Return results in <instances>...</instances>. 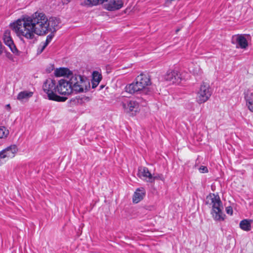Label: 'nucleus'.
Instances as JSON below:
<instances>
[{
    "instance_id": "nucleus-28",
    "label": "nucleus",
    "mask_w": 253,
    "mask_h": 253,
    "mask_svg": "<svg viewBox=\"0 0 253 253\" xmlns=\"http://www.w3.org/2000/svg\"><path fill=\"white\" fill-rule=\"evenodd\" d=\"M47 46V45H45V44L43 43V45H40L37 49V54H40L45 49V48Z\"/></svg>"
},
{
    "instance_id": "nucleus-3",
    "label": "nucleus",
    "mask_w": 253,
    "mask_h": 253,
    "mask_svg": "<svg viewBox=\"0 0 253 253\" xmlns=\"http://www.w3.org/2000/svg\"><path fill=\"white\" fill-rule=\"evenodd\" d=\"M211 200L212 209L211 213L213 219L216 221H223L224 220L225 215L223 213V209L222 203L218 194L210 193L207 197Z\"/></svg>"
},
{
    "instance_id": "nucleus-6",
    "label": "nucleus",
    "mask_w": 253,
    "mask_h": 253,
    "mask_svg": "<svg viewBox=\"0 0 253 253\" xmlns=\"http://www.w3.org/2000/svg\"><path fill=\"white\" fill-rule=\"evenodd\" d=\"M56 82L54 80L47 79L43 83L42 88L44 92L47 95L48 99H52L53 95L57 92Z\"/></svg>"
},
{
    "instance_id": "nucleus-34",
    "label": "nucleus",
    "mask_w": 253,
    "mask_h": 253,
    "mask_svg": "<svg viewBox=\"0 0 253 253\" xmlns=\"http://www.w3.org/2000/svg\"><path fill=\"white\" fill-rule=\"evenodd\" d=\"M3 48L1 42H0V55H1L2 53Z\"/></svg>"
},
{
    "instance_id": "nucleus-39",
    "label": "nucleus",
    "mask_w": 253,
    "mask_h": 253,
    "mask_svg": "<svg viewBox=\"0 0 253 253\" xmlns=\"http://www.w3.org/2000/svg\"><path fill=\"white\" fill-rule=\"evenodd\" d=\"M68 1H70L71 0H67Z\"/></svg>"
},
{
    "instance_id": "nucleus-9",
    "label": "nucleus",
    "mask_w": 253,
    "mask_h": 253,
    "mask_svg": "<svg viewBox=\"0 0 253 253\" xmlns=\"http://www.w3.org/2000/svg\"><path fill=\"white\" fill-rule=\"evenodd\" d=\"M125 111L127 113H131L135 115L138 108V103L133 100H127L122 103Z\"/></svg>"
},
{
    "instance_id": "nucleus-23",
    "label": "nucleus",
    "mask_w": 253,
    "mask_h": 253,
    "mask_svg": "<svg viewBox=\"0 0 253 253\" xmlns=\"http://www.w3.org/2000/svg\"><path fill=\"white\" fill-rule=\"evenodd\" d=\"M102 79V75L98 71H95L92 73V80L95 82L99 83Z\"/></svg>"
},
{
    "instance_id": "nucleus-13",
    "label": "nucleus",
    "mask_w": 253,
    "mask_h": 253,
    "mask_svg": "<svg viewBox=\"0 0 253 253\" xmlns=\"http://www.w3.org/2000/svg\"><path fill=\"white\" fill-rule=\"evenodd\" d=\"M232 43L238 44L241 48H246L248 45L247 39L242 35H237L232 36Z\"/></svg>"
},
{
    "instance_id": "nucleus-27",
    "label": "nucleus",
    "mask_w": 253,
    "mask_h": 253,
    "mask_svg": "<svg viewBox=\"0 0 253 253\" xmlns=\"http://www.w3.org/2000/svg\"><path fill=\"white\" fill-rule=\"evenodd\" d=\"M48 32H50V34L47 36L46 41L44 42L45 45L47 46L49 44V43L51 41L52 38L54 36V33H55L52 31H48Z\"/></svg>"
},
{
    "instance_id": "nucleus-25",
    "label": "nucleus",
    "mask_w": 253,
    "mask_h": 253,
    "mask_svg": "<svg viewBox=\"0 0 253 253\" xmlns=\"http://www.w3.org/2000/svg\"><path fill=\"white\" fill-rule=\"evenodd\" d=\"M156 180L159 179L162 181H164V177L162 174H157L156 175H155L154 176H153L152 175H151L150 179H148V181L150 183H152V182H154L155 180H156Z\"/></svg>"
},
{
    "instance_id": "nucleus-24",
    "label": "nucleus",
    "mask_w": 253,
    "mask_h": 253,
    "mask_svg": "<svg viewBox=\"0 0 253 253\" xmlns=\"http://www.w3.org/2000/svg\"><path fill=\"white\" fill-rule=\"evenodd\" d=\"M9 134V130L4 126L0 127V138L6 137Z\"/></svg>"
},
{
    "instance_id": "nucleus-38",
    "label": "nucleus",
    "mask_w": 253,
    "mask_h": 253,
    "mask_svg": "<svg viewBox=\"0 0 253 253\" xmlns=\"http://www.w3.org/2000/svg\"><path fill=\"white\" fill-rule=\"evenodd\" d=\"M7 107H10V104L7 105Z\"/></svg>"
},
{
    "instance_id": "nucleus-31",
    "label": "nucleus",
    "mask_w": 253,
    "mask_h": 253,
    "mask_svg": "<svg viewBox=\"0 0 253 253\" xmlns=\"http://www.w3.org/2000/svg\"><path fill=\"white\" fill-rule=\"evenodd\" d=\"M226 213L232 215L233 213V209L231 206H229L226 208Z\"/></svg>"
},
{
    "instance_id": "nucleus-7",
    "label": "nucleus",
    "mask_w": 253,
    "mask_h": 253,
    "mask_svg": "<svg viewBox=\"0 0 253 253\" xmlns=\"http://www.w3.org/2000/svg\"><path fill=\"white\" fill-rule=\"evenodd\" d=\"M136 82L140 85L141 88L143 89L144 94H149L151 91L147 86L151 84V80L148 74H141L136 78Z\"/></svg>"
},
{
    "instance_id": "nucleus-36",
    "label": "nucleus",
    "mask_w": 253,
    "mask_h": 253,
    "mask_svg": "<svg viewBox=\"0 0 253 253\" xmlns=\"http://www.w3.org/2000/svg\"><path fill=\"white\" fill-rule=\"evenodd\" d=\"M180 30L179 29H178L176 30V33H177Z\"/></svg>"
},
{
    "instance_id": "nucleus-35",
    "label": "nucleus",
    "mask_w": 253,
    "mask_h": 253,
    "mask_svg": "<svg viewBox=\"0 0 253 253\" xmlns=\"http://www.w3.org/2000/svg\"><path fill=\"white\" fill-rule=\"evenodd\" d=\"M104 87V85H101L100 86H99V90H101L102 89V88H103Z\"/></svg>"
},
{
    "instance_id": "nucleus-5",
    "label": "nucleus",
    "mask_w": 253,
    "mask_h": 253,
    "mask_svg": "<svg viewBox=\"0 0 253 253\" xmlns=\"http://www.w3.org/2000/svg\"><path fill=\"white\" fill-rule=\"evenodd\" d=\"M212 94V90L209 84L203 82L197 93V101L202 104L207 101Z\"/></svg>"
},
{
    "instance_id": "nucleus-16",
    "label": "nucleus",
    "mask_w": 253,
    "mask_h": 253,
    "mask_svg": "<svg viewBox=\"0 0 253 253\" xmlns=\"http://www.w3.org/2000/svg\"><path fill=\"white\" fill-rule=\"evenodd\" d=\"M73 74V72L67 68L56 69L54 72V75L56 77L65 76L68 79H70V77H71Z\"/></svg>"
},
{
    "instance_id": "nucleus-11",
    "label": "nucleus",
    "mask_w": 253,
    "mask_h": 253,
    "mask_svg": "<svg viewBox=\"0 0 253 253\" xmlns=\"http://www.w3.org/2000/svg\"><path fill=\"white\" fill-rule=\"evenodd\" d=\"M165 79L172 84H179L181 81L180 73L177 71L169 70L165 76Z\"/></svg>"
},
{
    "instance_id": "nucleus-26",
    "label": "nucleus",
    "mask_w": 253,
    "mask_h": 253,
    "mask_svg": "<svg viewBox=\"0 0 253 253\" xmlns=\"http://www.w3.org/2000/svg\"><path fill=\"white\" fill-rule=\"evenodd\" d=\"M67 99V98L66 97L60 96L55 94L54 95H53V98L50 99V100L59 102H64Z\"/></svg>"
},
{
    "instance_id": "nucleus-12",
    "label": "nucleus",
    "mask_w": 253,
    "mask_h": 253,
    "mask_svg": "<svg viewBox=\"0 0 253 253\" xmlns=\"http://www.w3.org/2000/svg\"><path fill=\"white\" fill-rule=\"evenodd\" d=\"M3 40L5 44L10 48L11 51L14 54H17L18 51L10 36L9 31L6 30L5 31L3 36Z\"/></svg>"
},
{
    "instance_id": "nucleus-17",
    "label": "nucleus",
    "mask_w": 253,
    "mask_h": 253,
    "mask_svg": "<svg viewBox=\"0 0 253 253\" xmlns=\"http://www.w3.org/2000/svg\"><path fill=\"white\" fill-rule=\"evenodd\" d=\"M144 195L145 192L144 189L142 188L140 189L138 188L133 194L132 198L133 202L136 204L138 203L143 199Z\"/></svg>"
},
{
    "instance_id": "nucleus-21",
    "label": "nucleus",
    "mask_w": 253,
    "mask_h": 253,
    "mask_svg": "<svg viewBox=\"0 0 253 253\" xmlns=\"http://www.w3.org/2000/svg\"><path fill=\"white\" fill-rule=\"evenodd\" d=\"M138 174L139 177L143 176L144 177H148V179H150L152 175L151 173L149 171L148 169L145 167L143 168L142 171H141L140 170H139Z\"/></svg>"
},
{
    "instance_id": "nucleus-2",
    "label": "nucleus",
    "mask_w": 253,
    "mask_h": 253,
    "mask_svg": "<svg viewBox=\"0 0 253 253\" xmlns=\"http://www.w3.org/2000/svg\"><path fill=\"white\" fill-rule=\"evenodd\" d=\"M10 27L20 38L32 39V17L23 15L21 18L11 23Z\"/></svg>"
},
{
    "instance_id": "nucleus-14",
    "label": "nucleus",
    "mask_w": 253,
    "mask_h": 253,
    "mask_svg": "<svg viewBox=\"0 0 253 253\" xmlns=\"http://www.w3.org/2000/svg\"><path fill=\"white\" fill-rule=\"evenodd\" d=\"M125 89V91L130 94L137 93L144 94V92L142 91L143 89L141 88V87L136 82L126 85Z\"/></svg>"
},
{
    "instance_id": "nucleus-29",
    "label": "nucleus",
    "mask_w": 253,
    "mask_h": 253,
    "mask_svg": "<svg viewBox=\"0 0 253 253\" xmlns=\"http://www.w3.org/2000/svg\"><path fill=\"white\" fill-rule=\"evenodd\" d=\"M248 109L252 112H253V101L246 103Z\"/></svg>"
},
{
    "instance_id": "nucleus-15",
    "label": "nucleus",
    "mask_w": 253,
    "mask_h": 253,
    "mask_svg": "<svg viewBox=\"0 0 253 253\" xmlns=\"http://www.w3.org/2000/svg\"><path fill=\"white\" fill-rule=\"evenodd\" d=\"M17 148L15 145H12L1 151L3 154V157L12 158L14 157L17 152Z\"/></svg>"
},
{
    "instance_id": "nucleus-37",
    "label": "nucleus",
    "mask_w": 253,
    "mask_h": 253,
    "mask_svg": "<svg viewBox=\"0 0 253 253\" xmlns=\"http://www.w3.org/2000/svg\"><path fill=\"white\" fill-rule=\"evenodd\" d=\"M206 204H209V202L206 201Z\"/></svg>"
},
{
    "instance_id": "nucleus-30",
    "label": "nucleus",
    "mask_w": 253,
    "mask_h": 253,
    "mask_svg": "<svg viewBox=\"0 0 253 253\" xmlns=\"http://www.w3.org/2000/svg\"><path fill=\"white\" fill-rule=\"evenodd\" d=\"M199 170L202 173H205V172H207L208 171L207 167H205V166H203L200 167V168L199 169Z\"/></svg>"
},
{
    "instance_id": "nucleus-20",
    "label": "nucleus",
    "mask_w": 253,
    "mask_h": 253,
    "mask_svg": "<svg viewBox=\"0 0 253 253\" xmlns=\"http://www.w3.org/2000/svg\"><path fill=\"white\" fill-rule=\"evenodd\" d=\"M107 0H84V4L87 6H92L99 4H102Z\"/></svg>"
},
{
    "instance_id": "nucleus-32",
    "label": "nucleus",
    "mask_w": 253,
    "mask_h": 253,
    "mask_svg": "<svg viewBox=\"0 0 253 253\" xmlns=\"http://www.w3.org/2000/svg\"><path fill=\"white\" fill-rule=\"evenodd\" d=\"M99 83L95 82V80H92V88H95L99 84Z\"/></svg>"
},
{
    "instance_id": "nucleus-18",
    "label": "nucleus",
    "mask_w": 253,
    "mask_h": 253,
    "mask_svg": "<svg viewBox=\"0 0 253 253\" xmlns=\"http://www.w3.org/2000/svg\"><path fill=\"white\" fill-rule=\"evenodd\" d=\"M31 97H32V92L23 91L18 93L17 99L21 102H25L28 101Z\"/></svg>"
},
{
    "instance_id": "nucleus-8",
    "label": "nucleus",
    "mask_w": 253,
    "mask_h": 253,
    "mask_svg": "<svg viewBox=\"0 0 253 253\" xmlns=\"http://www.w3.org/2000/svg\"><path fill=\"white\" fill-rule=\"evenodd\" d=\"M56 88H57V92L62 95H69L73 92L70 79L68 80L61 79L58 81Z\"/></svg>"
},
{
    "instance_id": "nucleus-10",
    "label": "nucleus",
    "mask_w": 253,
    "mask_h": 253,
    "mask_svg": "<svg viewBox=\"0 0 253 253\" xmlns=\"http://www.w3.org/2000/svg\"><path fill=\"white\" fill-rule=\"evenodd\" d=\"M104 4V8L109 11H115L121 8L124 2L122 0H107Z\"/></svg>"
},
{
    "instance_id": "nucleus-19",
    "label": "nucleus",
    "mask_w": 253,
    "mask_h": 253,
    "mask_svg": "<svg viewBox=\"0 0 253 253\" xmlns=\"http://www.w3.org/2000/svg\"><path fill=\"white\" fill-rule=\"evenodd\" d=\"M252 220L244 219L240 223V227L243 230L249 231L251 229Z\"/></svg>"
},
{
    "instance_id": "nucleus-33",
    "label": "nucleus",
    "mask_w": 253,
    "mask_h": 253,
    "mask_svg": "<svg viewBox=\"0 0 253 253\" xmlns=\"http://www.w3.org/2000/svg\"><path fill=\"white\" fill-rule=\"evenodd\" d=\"M3 154H2V152L1 151L0 152V166L3 163L2 161V159H5V157H3Z\"/></svg>"
},
{
    "instance_id": "nucleus-22",
    "label": "nucleus",
    "mask_w": 253,
    "mask_h": 253,
    "mask_svg": "<svg viewBox=\"0 0 253 253\" xmlns=\"http://www.w3.org/2000/svg\"><path fill=\"white\" fill-rule=\"evenodd\" d=\"M245 99L246 103L253 101V89H248L244 92Z\"/></svg>"
},
{
    "instance_id": "nucleus-4",
    "label": "nucleus",
    "mask_w": 253,
    "mask_h": 253,
    "mask_svg": "<svg viewBox=\"0 0 253 253\" xmlns=\"http://www.w3.org/2000/svg\"><path fill=\"white\" fill-rule=\"evenodd\" d=\"M73 91L76 93L87 91L90 88V83L84 76L78 74H73L70 78Z\"/></svg>"
},
{
    "instance_id": "nucleus-1",
    "label": "nucleus",
    "mask_w": 253,
    "mask_h": 253,
    "mask_svg": "<svg viewBox=\"0 0 253 253\" xmlns=\"http://www.w3.org/2000/svg\"><path fill=\"white\" fill-rule=\"evenodd\" d=\"M61 20L56 17H50L47 19L42 12L37 11L33 14V33L42 36L48 31L56 32L60 28Z\"/></svg>"
}]
</instances>
